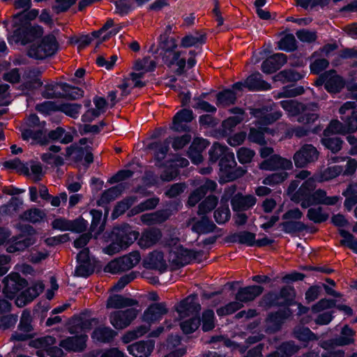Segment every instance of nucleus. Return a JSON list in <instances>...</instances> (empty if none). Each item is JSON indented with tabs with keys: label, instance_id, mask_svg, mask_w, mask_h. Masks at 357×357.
Masks as SVG:
<instances>
[{
	"label": "nucleus",
	"instance_id": "52",
	"mask_svg": "<svg viewBox=\"0 0 357 357\" xmlns=\"http://www.w3.org/2000/svg\"><path fill=\"white\" fill-rule=\"evenodd\" d=\"M353 335L354 331L349 327L345 326L342 330L341 337L335 340V344L339 346H343L352 343L354 342Z\"/></svg>",
	"mask_w": 357,
	"mask_h": 357
},
{
	"label": "nucleus",
	"instance_id": "12",
	"mask_svg": "<svg viewBox=\"0 0 357 357\" xmlns=\"http://www.w3.org/2000/svg\"><path fill=\"white\" fill-rule=\"evenodd\" d=\"M318 177L319 176H317L314 178L312 177L305 181L295 193L293 192L296 189L298 183L296 181L292 182L288 188V194L291 196V199L297 202L307 200L312 195L310 194L311 192L315 188L316 181H317Z\"/></svg>",
	"mask_w": 357,
	"mask_h": 357
},
{
	"label": "nucleus",
	"instance_id": "25",
	"mask_svg": "<svg viewBox=\"0 0 357 357\" xmlns=\"http://www.w3.org/2000/svg\"><path fill=\"white\" fill-rule=\"evenodd\" d=\"M259 167L260 169L264 170L289 169L292 167V163L289 160L282 158L278 155H273L261 162Z\"/></svg>",
	"mask_w": 357,
	"mask_h": 357
},
{
	"label": "nucleus",
	"instance_id": "18",
	"mask_svg": "<svg viewBox=\"0 0 357 357\" xmlns=\"http://www.w3.org/2000/svg\"><path fill=\"white\" fill-rule=\"evenodd\" d=\"M340 200L338 196L328 197L326 192L321 189L314 191L307 200H303L301 204L302 207L307 208L311 204L335 205Z\"/></svg>",
	"mask_w": 357,
	"mask_h": 357
},
{
	"label": "nucleus",
	"instance_id": "16",
	"mask_svg": "<svg viewBox=\"0 0 357 357\" xmlns=\"http://www.w3.org/2000/svg\"><path fill=\"white\" fill-rule=\"evenodd\" d=\"M319 157L317 149L310 144H306L298 151L294 156L296 166L305 167L308 163L316 161Z\"/></svg>",
	"mask_w": 357,
	"mask_h": 357
},
{
	"label": "nucleus",
	"instance_id": "37",
	"mask_svg": "<svg viewBox=\"0 0 357 357\" xmlns=\"http://www.w3.org/2000/svg\"><path fill=\"white\" fill-rule=\"evenodd\" d=\"M256 203V198L252 195L249 196H236L231 201L233 209L234 211L245 210Z\"/></svg>",
	"mask_w": 357,
	"mask_h": 357
},
{
	"label": "nucleus",
	"instance_id": "14",
	"mask_svg": "<svg viewBox=\"0 0 357 357\" xmlns=\"http://www.w3.org/2000/svg\"><path fill=\"white\" fill-rule=\"evenodd\" d=\"M58 50V44L54 36H47L40 44L29 50V55L37 59H42L54 54Z\"/></svg>",
	"mask_w": 357,
	"mask_h": 357
},
{
	"label": "nucleus",
	"instance_id": "19",
	"mask_svg": "<svg viewBox=\"0 0 357 357\" xmlns=\"http://www.w3.org/2000/svg\"><path fill=\"white\" fill-rule=\"evenodd\" d=\"M59 88H62L68 96L74 99L82 96V91L78 88L72 87L66 84L62 86L56 84H50L45 86V89L43 92V97L47 98L57 97L59 94V93L56 92Z\"/></svg>",
	"mask_w": 357,
	"mask_h": 357
},
{
	"label": "nucleus",
	"instance_id": "3",
	"mask_svg": "<svg viewBox=\"0 0 357 357\" xmlns=\"http://www.w3.org/2000/svg\"><path fill=\"white\" fill-rule=\"evenodd\" d=\"M200 308L196 297L192 296L188 297L176 305V310L181 320V328L184 333H193L198 328L200 324L198 317Z\"/></svg>",
	"mask_w": 357,
	"mask_h": 357
},
{
	"label": "nucleus",
	"instance_id": "45",
	"mask_svg": "<svg viewBox=\"0 0 357 357\" xmlns=\"http://www.w3.org/2000/svg\"><path fill=\"white\" fill-rule=\"evenodd\" d=\"M204 41V36L199 33H196L194 34H189L183 38L181 40V45L184 47H190L202 45Z\"/></svg>",
	"mask_w": 357,
	"mask_h": 357
},
{
	"label": "nucleus",
	"instance_id": "39",
	"mask_svg": "<svg viewBox=\"0 0 357 357\" xmlns=\"http://www.w3.org/2000/svg\"><path fill=\"white\" fill-rule=\"evenodd\" d=\"M169 215L170 214L167 211L146 213L142 215L141 220L144 223L152 225L165 221Z\"/></svg>",
	"mask_w": 357,
	"mask_h": 357
},
{
	"label": "nucleus",
	"instance_id": "53",
	"mask_svg": "<svg viewBox=\"0 0 357 357\" xmlns=\"http://www.w3.org/2000/svg\"><path fill=\"white\" fill-rule=\"evenodd\" d=\"M280 50L291 51L296 48V39L292 34L284 36L278 43Z\"/></svg>",
	"mask_w": 357,
	"mask_h": 357
},
{
	"label": "nucleus",
	"instance_id": "35",
	"mask_svg": "<svg viewBox=\"0 0 357 357\" xmlns=\"http://www.w3.org/2000/svg\"><path fill=\"white\" fill-rule=\"evenodd\" d=\"M346 160L347 163L343 168L342 174L344 176L353 175L357 169V160L354 158L348 157L333 156L328 159L330 163H337Z\"/></svg>",
	"mask_w": 357,
	"mask_h": 357
},
{
	"label": "nucleus",
	"instance_id": "4",
	"mask_svg": "<svg viewBox=\"0 0 357 357\" xmlns=\"http://www.w3.org/2000/svg\"><path fill=\"white\" fill-rule=\"evenodd\" d=\"M154 60L144 57L135 61L132 67V72L130 77L123 80L119 88L122 90V96L128 95L130 89L134 87H142L145 85L144 76L146 73L153 71L155 68Z\"/></svg>",
	"mask_w": 357,
	"mask_h": 357
},
{
	"label": "nucleus",
	"instance_id": "21",
	"mask_svg": "<svg viewBox=\"0 0 357 357\" xmlns=\"http://www.w3.org/2000/svg\"><path fill=\"white\" fill-rule=\"evenodd\" d=\"M324 83L325 88L329 92H337L344 85L342 79L335 72L330 71L321 76V79L317 81V84Z\"/></svg>",
	"mask_w": 357,
	"mask_h": 357
},
{
	"label": "nucleus",
	"instance_id": "24",
	"mask_svg": "<svg viewBox=\"0 0 357 357\" xmlns=\"http://www.w3.org/2000/svg\"><path fill=\"white\" fill-rule=\"evenodd\" d=\"M154 348L152 341H140L128 347L130 354L135 357H148Z\"/></svg>",
	"mask_w": 357,
	"mask_h": 357
},
{
	"label": "nucleus",
	"instance_id": "6",
	"mask_svg": "<svg viewBox=\"0 0 357 357\" xmlns=\"http://www.w3.org/2000/svg\"><path fill=\"white\" fill-rule=\"evenodd\" d=\"M280 105L289 116L300 114L298 119L300 123L310 124L318 119V115L316 114L318 107L315 104L304 106L295 100H287L281 101Z\"/></svg>",
	"mask_w": 357,
	"mask_h": 357
},
{
	"label": "nucleus",
	"instance_id": "11",
	"mask_svg": "<svg viewBox=\"0 0 357 357\" xmlns=\"http://www.w3.org/2000/svg\"><path fill=\"white\" fill-rule=\"evenodd\" d=\"M90 144L91 142L89 139L82 138L78 144H75L67 148L66 155L75 160H81L84 158L87 163H91L93 162V155Z\"/></svg>",
	"mask_w": 357,
	"mask_h": 357
},
{
	"label": "nucleus",
	"instance_id": "43",
	"mask_svg": "<svg viewBox=\"0 0 357 357\" xmlns=\"http://www.w3.org/2000/svg\"><path fill=\"white\" fill-rule=\"evenodd\" d=\"M343 172V167L334 165L326 168L317 178V181L322 182L331 180Z\"/></svg>",
	"mask_w": 357,
	"mask_h": 357
},
{
	"label": "nucleus",
	"instance_id": "36",
	"mask_svg": "<svg viewBox=\"0 0 357 357\" xmlns=\"http://www.w3.org/2000/svg\"><path fill=\"white\" fill-rule=\"evenodd\" d=\"M161 234L159 230L153 229L144 231L139 239V245L142 248L153 245L160 239Z\"/></svg>",
	"mask_w": 357,
	"mask_h": 357
},
{
	"label": "nucleus",
	"instance_id": "33",
	"mask_svg": "<svg viewBox=\"0 0 357 357\" xmlns=\"http://www.w3.org/2000/svg\"><path fill=\"white\" fill-rule=\"evenodd\" d=\"M245 86H246V88L250 91L268 90L271 88L270 84L261 79V76L259 73H255L249 76L245 80Z\"/></svg>",
	"mask_w": 357,
	"mask_h": 357
},
{
	"label": "nucleus",
	"instance_id": "44",
	"mask_svg": "<svg viewBox=\"0 0 357 357\" xmlns=\"http://www.w3.org/2000/svg\"><path fill=\"white\" fill-rule=\"evenodd\" d=\"M307 218L314 223H320L326 221L329 215L321 207L310 208L307 214Z\"/></svg>",
	"mask_w": 357,
	"mask_h": 357
},
{
	"label": "nucleus",
	"instance_id": "59",
	"mask_svg": "<svg viewBox=\"0 0 357 357\" xmlns=\"http://www.w3.org/2000/svg\"><path fill=\"white\" fill-rule=\"evenodd\" d=\"M214 327V312L213 310H206L202 314V329L208 331Z\"/></svg>",
	"mask_w": 357,
	"mask_h": 357
},
{
	"label": "nucleus",
	"instance_id": "64",
	"mask_svg": "<svg viewBox=\"0 0 357 357\" xmlns=\"http://www.w3.org/2000/svg\"><path fill=\"white\" fill-rule=\"evenodd\" d=\"M133 198L125 199L122 202H119L112 213L113 219L116 218L120 215L123 213L128 208V207L133 204Z\"/></svg>",
	"mask_w": 357,
	"mask_h": 357
},
{
	"label": "nucleus",
	"instance_id": "34",
	"mask_svg": "<svg viewBox=\"0 0 357 357\" xmlns=\"http://www.w3.org/2000/svg\"><path fill=\"white\" fill-rule=\"evenodd\" d=\"M137 304V301L131 298H126L120 295L110 296L107 302V308H123L131 307Z\"/></svg>",
	"mask_w": 357,
	"mask_h": 357
},
{
	"label": "nucleus",
	"instance_id": "42",
	"mask_svg": "<svg viewBox=\"0 0 357 357\" xmlns=\"http://www.w3.org/2000/svg\"><path fill=\"white\" fill-rule=\"evenodd\" d=\"M321 142L326 148L333 153H337L342 149V141L337 137L326 136L324 134Z\"/></svg>",
	"mask_w": 357,
	"mask_h": 357
},
{
	"label": "nucleus",
	"instance_id": "51",
	"mask_svg": "<svg viewBox=\"0 0 357 357\" xmlns=\"http://www.w3.org/2000/svg\"><path fill=\"white\" fill-rule=\"evenodd\" d=\"M149 329V326H141L136 328L135 330L129 331L127 333H126L122 337V341L124 343H128L132 341L133 340L137 339L146 333Z\"/></svg>",
	"mask_w": 357,
	"mask_h": 357
},
{
	"label": "nucleus",
	"instance_id": "41",
	"mask_svg": "<svg viewBox=\"0 0 357 357\" xmlns=\"http://www.w3.org/2000/svg\"><path fill=\"white\" fill-rule=\"evenodd\" d=\"M45 217L46 214L43 210L34 208L25 211L21 215V219L34 223L43 220Z\"/></svg>",
	"mask_w": 357,
	"mask_h": 357
},
{
	"label": "nucleus",
	"instance_id": "56",
	"mask_svg": "<svg viewBox=\"0 0 357 357\" xmlns=\"http://www.w3.org/2000/svg\"><path fill=\"white\" fill-rule=\"evenodd\" d=\"M214 225L205 218H203L200 222L195 223L192 227V229L197 233H208L212 231Z\"/></svg>",
	"mask_w": 357,
	"mask_h": 357
},
{
	"label": "nucleus",
	"instance_id": "54",
	"mask_svg": "<svg viewBox=\"0 0 357 357\" xmlns=\"http://www.w3.org/2000/svg\"><path fill=\"white\" fill-rule=\"evenodd\" d=\"M218 199L214 196L208 197L203 201L199 206V213L200 215L205 214L211 211L217 205Z\"/></svg>",
	"mask_w": 357,
	"mask_h": 357
},
{
	"label": "nucleus",
	"instance_id": "7",
	"mask_svg": "<svg viewBox=\"0 0 357 357\" xmlns=\"http://www.w3.org/2000/svg\"><path fill=\"white\" fill-rule=\"evenodd\" d=\"M160 46L165 50L163 56L164 62L168 66L176 65L178 67L177 71L181 73L185 66V59L183 52L174 51L177 44L174 38L160 36Z\"/></svg>",
	"mask_w": 357,
	"mask_h": 357
},
{
	"label": "nucleus",
	"instance_id": "57",
	"mask_svg": "<svg viewBox=\"0 0 357 357\" xmlns=\"http://www.w3.org/2000/svg\"><path fill=\"white\" fill-rule=\"evenodd\" d=\"M243 306L242 303L239 301L229 303L223 307H220L217 310V314L219 316H224L234 313L236 310L241 308Z\"/></svg>",
	"mask_w": 357,
	"mask_h": 357
},
{
	"label": "nucleus",
	"instance_id": "23",
	"mask_svg": "<svg viewBox=\"0 0 357 357\" xmlns=\"http://www.w3.org/2000/svg\"><path fill=\"white\" fill-rule=\"evenodd\" d=\"M303 214L298 209H293L287 212L283 218L287 221L283 223V227L287 232H291L296 230H300L303 228L301 222H294V220L301 218Z\"/></svg>",
	"mask_w": 357,
	"mask_h": 357
},
{
	"label": "nucleus",
	"instance_id": "10",
	"mask_svg": "<svg viewBox=\"0 0 357 357\" xmlns=\"http://www.w3.org/2000/svg\"><path fill=\"white\" fill-rule=\"evenodd\" d=\"M196 257V253L190 250L183 248L178 242L173 239L169 243L168 261L176 266H184L190 263Z\"/></svg>",
	"mask_w": 357,
	"mask_h": 357
},
{
	"label": "nucleus",
	"instance_id": "9",
	"mask_svg": "<svg viewBox=\"0 0 357 357\" xmlns=\"http://www.w3.org/2000/svg\"><path fill=\"white\" fill-rule=\"evenodd\" d=\"M39 119L36 114H31L21 127L22 137L24 140L31 143L43 144L45 135L40 129Z\"/></svg>",
	"mask_w": 357,
	"mask_h": 357
},
{
	"label": "nucleus",
	"instance_id": "46",
	"mask_svg": "<svg viewBox=\"0 0 357 357\" xmlns=\"http://www.w3.org/2000/svg\"><path fill=\"white\" fill-rule=\"evenodd\" d=\"M121 192V186L116 185L104 192L100 199L98 201V204L101 206L109 203L115 199Z\"/></svg>",
	"mask_w": 357,
	"mask_h": 357
},
{
	"label": "nucleus",
	"instance_id": "50",
	"mask_svg": "<svg viewBox=\"0 0 357 357\" xmlns=\"http://www.w3.org/2000/svg\"><path fill=\"white\" fill-rule=\"evenodd\" d=\"M355 186L350 185L343 192V195L346 197L344 201V206L348 211H351L353 206L357 203V195L354 192Z\"/></svg>",
	"mask_w": 357,
	"mask_h": 357
},
{
	"label": "nucleus",
	"instance_id": "60",
	"mask_svg": "<svg viewBox=\"0 0 357 357\" xmlns=\"http://www.w3.org/2000/svg\"><path fill=\"white\" fill-rule=\"evenodd\" d=\"M259 129L260 130H256L255 128H251L248 139L251 142L259 144H263L265 142L264 138V132H267V130L266 128L262 126H259Z\"/></svg>",
	"mask_w": 357,
	"mask_h": 357
},
{
	"label": "nucleus",
	"instance_id": "31",
	"mask_svg": "<svg viewBox=\"0 0 357 357\" xmlns=\"http://www.w3.org/2000/svg\"><path fill=\"white\" fill-rule=\"evenodd\" d=\"M145 266L149 268L163 271L166 268V260L163 255L159 251H154L149 254L144 261Z\"/></svg>",
	"mask_w": 357,
	"mask_h": 357
},
{
	"label": "nucleus",
	"instance_id": "47",
	"mask_svg": "<svg viewBox=\"0 0 357 357\" xmlns=\"http://www.w3.org/2000/svg\"><path fill=\"white\" fill-rule=\"evenodd\" d=\"M124 270H129L136 266L140 261V255L137 252H132L119 258Z\"/></svg>",
	"mask_w": 357,
	"mask_h": 357
},
{
	"label": "nucleus",
	"instance_id": "28",
	"mask_svg": "<svg viewBox=\"0 0 357 357\" xmlns=\"http://www.w3.org/2000/svg\"><path fill=\"white\" fill-rule=\"evenodd\" d=\"M193 119L192 112L190 109H183L176 114L173 119L172 128L176 131L185 130L186 123Z\"/></svg>",
	"mask_w": 357,
	"mask_h": 357
},
{
	"label": "nucleus",
	"instance_id": "32",
	"mask_svg": "<svg viewBox=\"0 0 357 357\" xmlns=\"http://www.w3.org/2000/svg\"><path fill=\"white\" fill-rule=\"evenodd\" d=\"M262 291L260 286H250L245 288L241 289L236 296L237 301L243 302H248L253 300L255 297L259 296Z\"/></svg>",
	"mask_w": 357,
	"mask_h": 357
},
{
	"label": "nucleus",
	"instance_id": "49",
	"mask_svg": "<svg viewBox=\"0 0 357 357\" xmlns=\"http://www.w3.org/2000/svg\"><path fill=\"white\" fill-rule=\"evenodd\" d=\"M236 95L230 89L225 90L217 96L218 104L222 106L233 104L236 100Z\"/></svg>",
	"mask_w": 357,
	"mask_h": 357
},
{
	"label": "nucleus",
	"instance_id": "22",
	"mask_svg": "<svg viewBox=\"0 0 357 357\" xmlns=\"http://www.w3.org/2000/svg\"><path fill=\"white\" fill-rule=\"evenodd\" d=\"M93 102L95 107L88 109L84 113L82 117L83 121H91L107 111V104L105 98L102 97H95Z\"/></svg>",
	"mask_w": 357,
	"mask_h": 357
},
{
	"label": "nucleus",
	"instance_id": "17",
	"mask_svg": "<svg viewBox=\"0 0 357 357\" xmlns=\"http://www.w3.org/2000/svg\"><path fill=\"white\" fill-rule=\"evenodd\" d=\"M52 225L53 228L56 229L80 233L86 229L87 222L83 218H79L73 221L64 218H57L52 222Z\"/></svg>",
	"mask_w": 357,
	"mask_h": 357
},
{
	"label": "nucleus",
	"instance_id": "38",
	"mask_svg": "<svg viewBox=\"0 0 357 357\" xmlns=\"http://www.w3.org/2000/svg\"><path fill=\"white\" fill-rule=\"evenodd\" d=\"M115 335L116 333L112 328L100 327L93 331L91 337L95 341L107 342L110 341Z\"/></svg>",
	"mask_w": 357,
	"mask_h": 357
},
{
	"label": "nucleus",
	"instance_id": "58",
	"mask_svg": "<svg viewBox=\"0 0 357 357\" xmlns=\"http://www.w3.org/2000/svg\"><path fill=\"white\" fill-rule=\"evenodd\" d=\"M287 178V174L282 171L280 172H277L275 174H273L266 178H264L263 181V183L264 185H273L275 184H278L283 181H284Z\"/></svg>",
	"mask_w": 357,
	"mask_h": 357
},
{
	"label": "nucleus",
	"instance_id": "5",
	"mask_svg": "<svg viewBox=\"0 0 357 357\" xmlns=\"http://www.w3.org/2000/svg\"><path fill=\"white\" fill-rule=\"evenodd\" d=\"M340 114H351L348 119L346 126L337 120L332 121L328 127L324 130L326 136L335 134L344 135L349 132H354L357 130V101H349L345 102L339 110Z\"/></svg>",
	"mask_w": 357,
	"mask_h": 357
},
{
	"label": "nucleus",
	"instance_id": "29",
	"mask_svg": "<svg viewBox=\"0 0 357 357\" xmlns=\"http://www.w3.org/2000/svg\"><path fill=\"white\" fill-rule=\"evenodd\" d=\"M86 339L87 336L86 335L68 337L61 341L60 346L68 351H81L86 347Z\"/></svg>",
	"mask_w": 357,
	"mask_h": 357
},
{
	"label": "nucleus",
	"instance_id": "2",
	"mask_svg": "<svg viewBox=\"0 0 357 357\" xmlns=\"http://www.w3.org/2000/svg\"><path fill=\"white\" fill-rule=\"evenodd\" d=\"M210 160L216 162L220 159V181L228 182L234 180L245 174L242 168L235 169L236 162L234 153L229 149L218 143L213 144L209 151Z\"/></svg>",
	"mask_w": 357,
	"mask_h": 357
},
{
	"label": "nucleus",
	"instance_id": "13",
	"mask_svg": "<svg viewBox=\"0 0 357 357\" xmlns=\"http://www.w3.org/2000/svg\"><path fill=\"white\" fill-rule=\"evenodd\" d=\"M55 343V340L51 336L37 339L31 342V345L40 349L37 354L41 357H61L63 351L56 347H52Z\"/></svg>",
	"mask_w": 357,
	"mask_h": 357
},
{
	"label": "nucleus",
	"instance_id": "1",
	"mask_svg": "<svg viewBox=\"0 0 357 357\" xmlns=\"http://www.w3.org/2000/svg\"><path fill=\"white\" fill-rule=\"evenodd\" d=\"M3 293L9 298L17 296L15 303L22 307L36 298L44 289L42 282H36L25 291L22 289L26 287V282L21 278L18 273H12L4 279Z\"/></svg>",
	"mask_w": 357,
	"mask_h": 357
},
{
	"label": "nucleus",
	"instance_id": "63",
	"mask_svg": "<svg viewBox=\"0 0 357 357\" xmlns=\"http://www.w3.org/2000/svg\"><path fill=\"white\" fill-rule=\"evenodd\" d=\"M28 245L24 240H19L18 238H12L8 241L6 250L8 252H15L24 250Z\"/></svg>",
	"mask_w": 357,
	"mask_h": 357
},
{
	"label": "nucleus",
	"instance_id": "62",
	"mask_svg": "<svg viewBox=\"0 0 357 357\" xmlns=\"http://www.w3.org/2000/svg\"><path fill=\"white\" fill-rule=\"evenodd\" d=\"M255 154L254 151L245 147H242L237 151V158L241 163L245 164L250 162Z\"/></svg>",
	"mask_w": 357,
	"mask_h": 357
},
{
	"label": "nucleus",
	"instance_id": "61",
	"mask_svg": "<svg viewBox=\"0 0 357 357\" xmlns=\"http://www.w3.org/2000/svg\"><path fill=\"white\" fill-rule=\"evenodd\" d=\"M81 105L77 104H63L60 106V110L66 115L73 118H77L79 114Z\"/></svg>",
	"mask_w": 357,
	"mask_h": 357
},
{
	"label": "nucleus",
	"instance_id": "8",
	"mask_svg": "<svg viewBox=\"0 0 357 357\" xmlns=\"http://www.w3.org/2000/svg\"><path fill=\"white\" fill-rule=\"evenodd\" d=\"M113 234L116 236L115 241L104 249V252L109 255L126 248L138 236L137 232L130 230L128 227L124 229H115Z\"/></svg>",
	"mask_w": 357,
	"mask_h": 357
},
{
	"label": "nucleus",
	"instance_id": "27",
	"mask_svg": "<svg viewBox=\"0 0 357 357\" xmlns=\"http://www.w3.org/2000/svg\"><path fill=\"white\" fill-rule=\"evenodd\" d=\"M286 63V56L284 54H275L264 61L261 65V70L264 73L270 74Z\"/></svg>",
	"mask_w": 357,
	"mask_h": 357
},
{
	"label": "nucleus",
	"instance_id": "40",
	"mask_svg": "<svg viewBox=\"0 0 357 357\" xmlns=\"http://www.w3.org/2000/svg\"><path fill=\"white\" fill-rule=\"evenodd\" d=\"M92 216L91 231L94 233L96 237L104 230V222L102 220V212L98 210H92L91 211Z\"/></svg>",
	"mask_w": 357,
	"mask_h": 357
},
{
	"label": "nucleus",
	"instance_id": "55",
	"mask_svg": "<svg viewBox=\"0 0 357 357\" xmlns=\"http://www.w3.org/2000/svg\"><path fill=\"white\" fill-rule=\"evenodd\" d=\"M230 217L228 205L220 206L214 213V218L218 224L226 222Z\"/></svg>",
	"mask_w": 357,
	"mask_h": 357
},
{
	"label": "nucleus",
	"instance_id": "30",
	"mask_svg": "<svg viewBox=\"0 0 357 357\" xmlns=\"http://www.w3.org/2000/svg\"><path fill=\"white\" fill-rule=\"evenodd\" d=\"M215 188L216 183L214 181L206 180L203 185H200L198 189L190 195L188 204L190 206H195L208 191H213Z\"/></svg>",
	"mask_w": 357,
	"mask_h": 357
},
{
	"label": "nucleus",
	"instance_id": "26",
	"mask_svg": "<svg viewBox=\"0 0 357 357\" xmlns=\"http://www.w3.org/2000/svg\"><path fill=\"white\" fill-rule=\"evenodd\" d=\"M31 330V316L29 312H24L22 314L18 331L12 335V339L15 340H24L29 337V332Z\"/></svg>",
	"mask_w": 357,
	"mask_h": 357
},
{
	"label": "nucleus",
	"instance_id": "15",
	"mask_svg": "<svg viewBox=\"0 0 357 357\" xmlns=\"http://www.w3.org/2000/svg\"><path fill=\"white\" fill-rule=\"evenodd\" d=\"M137 314L138 311L135 308L115 311L109 315V321L115 328L123 329L131 324L137 317Z\"/></svg>",
	"mask_w": 357,
	"mask_h": 357
},
{
	"label": "nucleus",
	"instance_id": "20",
	"mask_svg": "<svg viewBox=\"0 0 357 357\" xmlns=\"http://www.w3.org/2000/svg\"><path fill=\"white\" fill-rule=\"evenodd\" d=\"M167 312L165 303H155L150 305L143 314V321L151 324L159 321Z\"/></svg>",
	"mask_w": 357,
	"mask_h": 357
},
{
	"label": "nucleus",
	"instance_id": "48",
	"mask_svg": "<svg viewBox=\"0 0 357 357\" xmlns=\"http://www.w3.org/2000/svg\"><path fill=\"white\" fill-rule=\"evenodd\" d=\"M93 262L83 263L77 261L74 275L79 277H87L93 272Z\"/></svg>",
	"mask_w": 357,
	"mask_h": 357
}]
</instances>
